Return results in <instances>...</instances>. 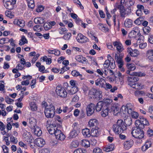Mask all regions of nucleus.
<instances>
[{
    "label": "nucleus",
    "instance_id": "obj_29",
    "mask_svg": "<svg viewBox=\"0 0 153 153\" xmlns=\"http://www.w3.org/2000/svg\"><path fill=\"white\" fill-rule=\"evenodd\" d=\"M82 134L85 137H89L91 136V133L89 129L85 128L82 130Z\"/></svg>",
    "mask_w": 153,
    "mask_h": 153
},
{
    "label": "nucleus",
    "instance_id": "obj_8",
    "mask_svg": "<svg viewBox=\"0 0 153 153\" xmlns=\"http://www.w3.org/2000/svg\"><path fill=\"white\" fill-rule=\"evenodd\" d=\"M23 137L24 140L28 143H30L32 142L33 137L30 132L26 131H24Z\"/></svg>",
    "mask_w": 153,
    "mask_h": 153
},
{
    "label": "nucleus",
    "instance_id": "obj_50",
    "mask_svg": "<svg viewBox=\"0 0 153 153\" xmlns=\"http://www.w3.org/2000/svg\"><path fill=\"white\" fill-rule=\"evenodd\" d=\"M139 54V51L136 49L132 50L131 53L130 55L131 56L136 57Z\"/></svg>",
    "mask_w": 153,
    "mask_h": 153
},
{
    "label": "nucleus",
    "instance_id": "obj_10",
    "mask_svg": "<svg viewBox=\"0 0 153 153\" xmlns=\"http://www.w3.org/2000/svg\"><path fill=\"white\" fill-rule=\"evenodd\" d=\"M56 138L61 141L64 140L65 138V135L60 130H56V132L55 133Z\"/></svg>",
    "mask_w": 153,
    "mask_h": 153
},
{
    "label": "nucleus",
    "instance_id": "obj_46",
    "mask_svg": "<svg viewBox=\"0 0 153 153\" xmlns=\"http://www.w3.org/2000/svg\"><path fill=\"white\" fill-rule=\"evenodd\" d=\"M91 133V135L93 137H97L99 135V132L96 129H92Z\"/></svg>",
    "mask_w": 153,
    "mask_h": 153
},
{
    "label": "nucleus",
    "instance_id": "obj_43",
    "mask_svg": "<svg viewBox=\"0 0 153 153\" xmlns=\"http://www.w3.org/2000/svg\"><path fill=\"white\" fill-rule=\"evenodd\" d=\"M78 134V132L76 130L73 129L70 133L69 137L71 138H74Z\"/></svg>",
    "mask_w": 153,
    "mask_h": 153
},
{
    "label": "nucleus",
    "instance_id": "obj_26",
    "mask_svg": "<svg viewBox=\"0 0 153 153\" xmlns=\"http://www.w3.org/2000/svg\"><path fill=\"white\" fill-rule=\"evenodd\" d=\"M75 59L77 61L83 64H85L87 62V60L86 58L81 55L76 56Z\"/></svg>",
    "mask_w": 153,
    "mask_h": 153
},
{
    "label": "nucleus",
    "instance_id": "obj_32",
    "mask_svg": "<svg viewBox=\"0 0 153 153\" xmlns=\"http://www.w3.org/2000/svg\"><path fill=\"white\" fill-rule=\"evenodd\" d=\"M79 100V97H78L77 95H75L72 98L71 104L74 105H80V103L77 102Z\"/></svg>",
    "mask_w": 153,
    "mask_h": 153
},
{
    "label": "nucleus",
    "instance_id": "obj_59",
    "mask_svg": "<svg viewBox=\"0 0 153 153\" xmlns=\"http://www.w3.org/2000/svg\"><path fill=\"white\" fill-rule=\"evenodd\" d=\"M93 153H103L101 149L99 148H96L93 150Z\"/></svg>",
    "mask_w": 153,
    "mask_h": 153
},
{
    "label": "nucleus",
    "instance_id": "obj_40",
    "mask_svg": "<svg viewBox=\"0 0 153 153\" xmlns=\"http://www.w3.org/2000/svg\"><path fill=\"white\" fill-rule=\"evenodd\" d=\"M134 109L132 108L131 113H129V114L131 115V117L132 118L137 119L139 117V114L137 112L134 111Z\"/></svg>",
    "mask_w": 153,
    "mask_h": 153
},
{
    "label": "nucleus",
    "instance_id": "obj_51",
    "mask_svg": "<svg viewBox=\"0 0 153 153\" xmlns=\"http://www.w3.org/2000/svg\"><path fill=\"white\" fill-rule=\"evenodd\" d=\"M71 36V33H68L63 36V38L65 40H70Z\"/></svg>",
    "mask_w": 153,
    "mask_h": 153
},
{
    "label": "nucleus",
    "instance_id": "obj_56",
    "mask_svg": "<svg viewBox=\"0 0 153 153\" xmlns=\"http://www.w3.org/2000/svg\"><path fill=\"white\" fill-rule=\"evenodd\" d=\"M111 61L109 60H106L103 64L104 67L106 68H108L109 65H110V62Z\"/></svg>",
    "mask_w": 153,
    "mask_h": 153
},
{
    "label": "nucleus",
    "instance_id": "obj_27",
    "mask_svg": "<svg viewBox=\"0 0 153 153\" xmlns=\"http://www.w3.org/2000/svg\"><path fill=\"white\" fill-rule=\"evenodd\" d=\"M112 102V100L109 99H104L103 101H100L98 102L96 105H101L102 104H104L105 105H109Z\"/></svg>",
    "mask_w": 153,
    "mask_h": 153
},
{
    "label": "nucleus",
    "instance_id": "obj_23",
    "mask_svg": "<svg viewBox=\"0 0 153 153\" xmlns=\"http://www.w3.org/2000/svg\"><path fill=\"white\" fill-rule=\"evenodd\" d=\"M47 128L49 133L51 134H54L55 135L56 130H58L57 129V127L55 126L54 127L52 124L50 125L47 127Z\"/></svg>",
    "mask_w": 153,
    "mask_h": 153
},
{
    "label": "nucleus",
    "instance_id": "obj_61",
    "mask_svg": "<svg viewBox=\"0 0 153 153\" xmlns=\"http://www.w3.org/2000/svg\"><path fill=\"white\" fill-rule=\"evenodd\" d=\"M36 83V80L35 79H33L32 80L30 86L32 89L34 88L35 84Z\"/></svg>",
    "mask_w": 153,
    "mask_h": 153
},
{
    "label": "nucleus",
    "instance_id": "obj_15",
    "mask_svg": "<svg viewBox=\"0 0 153 153\" xmlns=\"http://www.w3.org/2000/svg\"><path fill=\"white\" fill-rule=\"evenodd\" d=\"M128 84L132 88L136 89H141L143 88V85L139 82L129 83Z\"/></svg>",
    "mask_w": 153,
    "mask_h": 153
},
{
    "label": "nucleus",
    "instance_id": "obj_28",
    "mask_svg": "<svg viewBox=\"0 0 153 153\" xmlns=\"http://www.w3.org/2000/svg\"><path fill=\"white\" fill-rule=\"evenodd\" d=\"M115 57L116 62L117 63L118 66L121 67L122 66H123V61L122 59V58L120 57H118V55L116 53L115 54Z\"/></svg>",
    "mask_w": 153,
    "mask_h": 153
},
{
    "label": "nucleus",
    "instance_id": "obj_49",
    "mask_svg": "<svg viewBox=\"0 0 153 153\" xmlns=\"http://www.w3.org/2000/svg\"><path fill=\"white\" fill-rule=\"evenodd\" d=\"M151 30L150 28L149 27H145L143 28L144 33L145 35H148L149 33Z\"/></svg>",
    "mask_w": 153,
    "mask_h": 153
},
{
    "label": "nucleus",
    "instance_id": "obj_9",
    "mask_svg": "<svg viewBox=\"0 0 153 153\" xmlns=\"http://www.w3.org/2000/svg\"><path fill=\"white\" fill-rule=\"evenodd\" d=\"M110 112L113 111L114 115L117 116L120 115L121 108L118 106H111Z\"/></svg>",
    "mask_w": 153,
    "mask_h": 153
},
{
    "label": "nucleus",
    "instance_id": "obj_63",
    "mask_svg": "<svg viewBox=\"0 0 153 153\" xmlns=\"http://www.w3.org/2000/svg\"><path fill=\"white\" fill-rule=\"evenodd\" d=\"M40 153H50V150L48 148L42 149L40 150Z\"/></svg>",
    "mask_w": 153,
    "mask_h": 153
},
{
    "label": "nucleus",
    "instance_id": "obj_25",
    "mask_svg": "<svg viewBox=\"0 0 153 153\" xmlns=\"http://www.w3.org/2000/svg\"><path fill=\"white\" fill-rule=\"evenodd\" d=\"M127 67L128 70L126 72L128 74H130V71L134 70L136 68L135 65L133 63H127Z\"/></svg>",
    "mask_w": 153,
    "mask_h": 153
},
{
    "label": "nucleus",
    "instance_id": "obj_16",
    "mask_svg": "<svg viewBox=\"0 0 153 153\" xmlns=\"http://www.w3.org/2000/svg\"><path fill=\"white\" fill-rule=\"evenodd\" d=\"M29 126L31 129L34 128L36 127V120L34 118L32 117L29 119Z\"/></svg>",
    "mask_w": 153,
    "mask_h": 153
},
{
    "label": "nucleus",
    "instance_id": "obj_13",
    "mask_svg": "<svg viewBox=\"0 0 153 153\" xmlns=\"http://www.w3.org/2000/svg\"><path fill=\"white\" fill-rule=\"evenodd\" d=\"M132 108H131L128 106H122L121 108V112H123V114H129L131 113Z\"/></svg>",
    "mask_w": 153,
    "mask_h": 153
},
{
    "label": "nucleus",
    "instance_id": "obj_57",
    "mask_svg": "<svg viewBox=\"0 0 153 153\" xmlns=\"http://www.w3.org/2000/svg\"><path fill=\"white\" fill-rule=\"evenodd\" d=\"M7 38H2L0 39V44L3 45L4 44L7 43Z\"/></svg>",
    "mask_w": 153,
    "mask_h": 153
},
{
    "label": "nucleus",
    "instance_id": "obj_14",
    "mask_svg": "<svg viewBox=\"0 0 153 153\" xmlns=\"http://www.w3.org/2000/svg\"><path fill=\"white\" fill-rule=\"evenodd\" d=\"M76 39L79 42L83 43L87 42L88 41V39L82 34L79 33L76 37Z\"/></svg>",
    "mask_w": 153,
    "mask_h": 153
},
{
    "label": "nucleus",
    "instance_id": "obj_58",
    "mask_svg": "<svg viewBox=\"0 0 153 153\" xmlns=\"http://www.w3.org/2000/svg\"><path fill=\"white\" fill-rule=\"evenodd\" d=\"M17 25L21 27H23L25 25L24 21L22 20H19Z\"/></svg>",
    "mask_w": 153,
    "mask_h": 153
},
{
    "label": "nucleus",
    "instance_id": "obj_35",
    "mask_svg": "<svg viewBox=\"0 0 153 153\" xmlns=\"http://www.w3.org/2000/svg\"><path fill=\"white\" fill-rule=\"evenodd\" d=\"M81 145L83 147L85 148H88L90 146V143L89 141L86 140H81L80 143Z\"/></svg>",
    "mask_w": 153,
    "mask_h": 153
},
{
    "label": "nucleus",
    "instance_id": "obj_54",
    "mask_svg": "<svg viewBox=\"0 0 153 153\" xmlns=\"http://www.w3.org/2000/svg\"><path fill=\"white\" fill-rule=\"evenodd\" d=\"M10 140L11 142L13 143H16L18 142L17 138L14 137L13 136H10Z\"/></svg>",
    "mask_w": 153,
    "mask_h": 153
},
{
    "label": "nucleus",
    "instance_id": "obj_34",
    "mask_svg": "<svg viewBox=\"0 0 153 153\" xmlns=\"http://www.w3.org/2000/svg\"><path fill=\"white\" fill-rule=\"evenodd\" d=\"M34 22L36 24H41L44 22V19L41 17H37L34 19Z\"/></svg>",
    "mask_w": 153,
    "mask_h": 153
},
{
    "label": "nucleus",
    "instance_id": "obj_18",
    "mask_svg": "<svg viewBox=\"0 0 153 153\" xmlns=\"http://www.w3.org/2000/svg\"><path fill=\"white\" fill-rule=\"evenodd\" d=\"M109 107L108 106H103L102 111L101 112V115L102 117H105L108 115L109 112H110Z\"/></svg>",
    "mask_w": 153,
    "mask_h": 153
},
{
    "label": "nucleus",
    "instance_id": "obj_48",
    "mask_svg": "<svg viewBox=\"0 0 153 153\" xmlns=\"http://www.w3.org/2000/svg\"><path fill=\"white\" fill-rule=\"evenodd\" d=\"M78 91V88L77 86L72 87L70 90V93L74 94L76 92Z\"/></svg>",
    "mask_w": 153,
    "mask_h": 153
},
{
    "label": "nucleus",
    "instance_id": "obj_42",
    "mask_svg": "<svg viewBox=\"0 0 153 153\" xmlns=\"http://www.w3.org/2000/svg\"><path fill=\"white\" fill-rule=\"evenodd\" d=\"M132 119L131 118L129 117L124 120V124H125L127 126H129L131 125L132 123Z\"/></svg>",
    "mask_w": 153,
    "mask_h": 153
},
{
    "label": "nucleus",
    "instance_id": "obj_41",
    "mask_svg": "<svg viewBox=\"0 0 153 153\" xmlns=\"http://www.w3.org/2000/svg\"><path fill=\"white\" fill-rule=\"evenodd\" d=\"M28 6L29 8L33 9L35 6L33 0H26Z\"/></svg>",
    "mask_w": 153,
    "mask_h": 153
},
{
    "label": "nucleus",
    "instance_id": "obj_2",
    "mask_svg": "<svg viewBox=\"0 0 153 153\" xmlns=\"http://www.w3.org/2000/svg\"><path fill=\"white\" fill-rule=\"evenodd\" d=\"M139 127H134L132 128L131 134L132 136L135 138L139 139L138 141L140 143H142V140L140 139L144 137V132L143 130Z\"/></svg>",
    "mask_w": 153,
    "mask_h": 153
},
{
    "label": "nucleus",
    "instance_id": "obj_7",
    "mask_svg": "<svg viewBox=\"0 0 153 153\" xmlns=\"http://www.w3.org/2000/svg\"><path fill=\"white\" fill-rule=\"evenodd\" d=\"M56 91L57 94L60 97H65L67 96V93L65 88L63 87L60 86H57Z\"/></svg>",
    "mask_w": 153,
    "mask_h": 153
},
{
    "label": "nucleus",
    "instance_id": "obj_55",
    "mask_svg": "<svg viewBox=\"0 0 153 153\" xmlns=\"http://www.w3.org/2000/svg\"><path fill=\"white\" fill-rule=\"evenodd\" d=\"M86 151L85 150H82V149L79 148L75 150L74 153H85Z\"/></svg>",
    "mask_w": 153,
    "mask_h": 153
},
{
    "label": "nucleus",
    "instance_id": "obj_31",
    "mask_svg": "<svg viewBox=\"0 0 153 153\" xmlns=\"http://www.w3.org/2000/svg\"><path fill=\"white\" fill-rule=\"evenodd\" d=\"M114 149V145L111 144L103 148V150L106 152H108L113 151Z\"/></svg>",
    "mask_w": 153,
    "mask_h": 153
},
{
    "label": "nucleus",
    "instance_id": "obj_30",
    "mask_svg": "<svg viewBox=\"0 0 153 153\" xmlns=\"http://www.w3.org/2000/svg\"><path fill=\"white\" fill-rule=\"evenodd\" d=\"M152 145L151 141H147L146 142L145 144L142 147V150L143 152H145Z\"/></svg>",
    "mask_w": 153,
    "mask_h": 153
},
{
    "label": "nucleus",
    "instance_id": "obj_19",
    "mask_svg": "<svg viewBox=\"0 0 153 153\" xmlns=\"http://www.w3.org/2000/svg\"><path fill=\"white\" fill-rule=\"evenodd\" d=\"M124 25L126 27L131 28L133 26V20L129 18H127L124 21Z\"/></svg>",
    "mask_w": 153,
    "mask_h": 153
},
{
    "label": "nucleus",
    "instance_id": "obj_39",
    "mask_svg": "<svg viewBox=\"0 0 153 153\" xmlns=\"http://www.w3.org/2000/svg\"><path fill=\"white\" fill-rule=\"evenodd\" d=\"M97 120L95 119H91L88 122V126L90 127L94 126L97 125Z\"/></svg>",
    "mask_w": 153,
    "mask_h": 153
},
{
    "label": "nucleus",
    "instance_id": "obj_33",
    "mask_svg": "<svg viewBox=\"0 0 153 153\" xmlns=\"http://www.w3.org/2000/svg\"><path fill=\"white\" fill-rule=\"evenodd\" d=\"M97 27L99 28L102 31L106 32H108L109 29L107 27H106L103 24L101 23H99L97 25Z\"/></svg>",
    "mask_w": 153,
    "mask_h": 153
},
{
    "label": "nucleus",
    "instance_id": "obj_3",
    "mask_svg": "<svg viewBox=\"0 0 153 153\" xmlns=\"http://www.w3.org/2000/svg\"><path fill=\"white\" fill-rule=\"evenodd\" d=\"M55 111L54 106H45L44 113L46 117L48 118H53L54 116Z\"/></svg>",
    "mask_w": 153,
    "mask_h": 153
},
{
    "label": "nucleus",
    "instance_id": "obj_4",
    "mask_svg": "<svg viewBox=\"0 0 153 153\" xmlns=\"http://www.w3.org/2000/svg\"><path fill=\"white\" fill-rule=\"evenodd\" d=\"M131 76L128 77V83H134L135 82L137 81L139 79L137 77L134 76H145V74L144 73H142L141 72H134L131 74H129Z\"/></svg>",
    "mask_w": 153,
    "mask_h": 153
},
{
    "label": "nucleus",
    "instance_id": "obj_20",
    "mask_svg": "<svg viewBox=\"0 0 153 153\" xmlns=\"http://www.w3.org/2000/svg\"><path fill=\"white\" fill-rule=\"evenodd\" d=\"M32 131L37 136H40L42 134V131L40 127L37 126L31 129Z\"/></svg>",
    "mask_w": 153,
    "mask_h": 153
},
{
    "label": "nucleus",
    "instance_id": "obj_6",
    "mask_svg": "<svg viewBox=\"0 0 153 153\" xmlns=\"http://www.w3.org/2000/svg\"><path fill=\"white\" fill-rule=\"evenodd\" d=\"M136 126L143 128L145 125H149V123L147 120L143 117H140V119L136 120L135 122Z\"/></svg>",
    "mask_w": 153,
    "mask_h": 153
},
{
    "label": "nucleus",
    "instance_id": "obj_45",
    "mask_svg": "<svg viewBox=\"0 0 153 153\" xmlns=\"http://www.w3.org/2000/svg\"><path fill=\"white\" fill-rule=\"evenodd\" d=\"M140 34L139 33H137V32L131 30L129 33V35L131 38H135L137 36H139L140 35Z\"/></svg>",
    "mask_w": 153,
    "mask_h": 153
},
{
    "label": "nucleus",
    "instance_id": "obj_21",
    "mask_svg": "<svg viewBox=\"0 0 153 153\" xmlns=\"http://www.w3.org/2000/svg\"><path fill=\"white\" fill-rule=\"evenodd\" d=\"M35 143L38 146L42 147L45 144V143L44 139L41 138H38L35 140Z\"/></svg>",
    "mask_w": 153,
    "mask_h": 153
},
{
    "label": "nucleus",
    "instance_id": "obj_12",
    "mask_svg": "<svg viewBox=\"0 0 153 153\" xmlns=\"http://www.w3.org/2000/svg\"><path fill=\"white\" fill-rule=\"evenodd\" d=\"M105 81L102 78L97 79L95 81V84L96 86H99L101 88H105Z\"/></svg>",
    "mask_w": 153,
    "mask_h": 153
},
{
    "label": "nucleus",
    "instance_id": "obj_5",
    "mask_svg": "<svg viewBox=\"0 0 153 153\" xmlns=\"http://www.w3.org/2000/svg\"><path fill=\"white\" fill-rule=\"evenodd\" d=\"M102 93L101 91H98L96 89L92 88L89 90L88 95L91 97H93L97 100H100L102 97Z\"/></svg>",
    "mask_w": 153,
    "mask_h": 153
},
{
    "label": "nucleus",
    "instance_id": "obj_52",
    "mask_svg": "<svg viewBox=\"0 0 153 153\" xmlns=\"http://www.w3.org/2000/svg\"><path fill=\"white\" fill-rule=\"evenodd\" d=\"M44 29L46 30H48L50 29L51 27V25H50L49 23H45L44 25Z\"/></svg>",
    "mask_w": 153,
    "mask_h": 153
},
{
    "label": "nucleus",
    "instance_id": "obj_11",
    "mask_svg": "<svg viewBox=\"0 0 153 153\" xmlns=\"http://www.w3.org/2000/svg\"><path fill=\"white\" fill-rule=\"evenodd\" d=\"M146 56L149 62H153V49H150L146 51Z\"/></svg>",
    "mask_w": 153,
    "mask_h": 153
},
{
    "label": "nucleus",
    "instance_id": "obj_17",
    "mask_svg": "<svg viewBox=\"0 0 153 153\" xmlns=\"http://www.w3.org/2000/svg\"><path fill=\"white\" fill-rule=\"evenodd\" d=\"M113 45L116 47L117 50L120 52H122L124 50L122 44L120 42H113Z\"/></svg>",
    "mask_w": 153,
    "mask_h": 153
},
{
    "label": "nucleus",
    "instance_id": "obj_1",
    "mask_svg": "<svg viewBox=\"0 0 153 153\" xmlns=\"http://www.w3.org/2000/svg\"><path fill=\"white\" fill-rule=\"evenodd\" d=\"M113 130L116 134H119L123 132L127 128L126 126L125 125L123 120H118L116 124L113 126Z\"/></svg>",
    "mask_w": 153,
    "mask_h": 153
},
{
    "label": "nucleus",
    "instance_id": "obj_64",
    "mask_svg": "<svg viewBox=\"0 0 153 153\" xmlns=\"http://www.w3.org/2000/svg\"><path fill=\"white\" fill-rule=\"evenodd\" d=\"M147 134L149 137H151L153 135V130L149 128L147 131Z\"/></svg>",
    "mask_w": 153,
    "mask_h": 153
},
{
    "label": "nucleus",
    "instance_id": "obj_22",
    "mask_svg": "<svg viewBox=\"0 0 153 153\" xmlns=\"http://www.w3.org/2000/svg\"><path fill=\"white\" fill-rule=\"evenodd\" d=\"M94 106H88L86 109L87 116H91L94 113Z\"/></svg>",
    "mask_w": 153,
    "mask_h": 153
},
{
    "label": "nucleus",
    "instance_id": "obj_47",
    "mask_svg": "<svg viewBox=\"0 0 153 153\" xmlns=\"http://www.w3.org/2000/svg\"><path fill=\"white\" fill-rule=\"evenodd\" d=\"M71 74L72 76L75 77L79 76L80 77H82V75L80 74L79 72L75 70L72 71Z\"/></svg>",
    "mask_w": 153,
    "mask_h": 153
},
{
    "label": "nucleus",
    "instance_id": "obj_62",
    "mask_svg": "<svg viewBox=\"0 0 153 153\" xmlns=\"http://www.w3.org/2000/svg\"><path fill=\"white\" fill-rule=\"evenodd\" d=\"M120 16L122 18H125L127 13H126V10H122L120 11Z\"/></svg>",
    "mask_w": 153,
    "mask_h": 153
},
{
    "label": "nucleus",
    "instance_id": "obj_60",
    "mask_svg": "<svg viewBox=\"0 0 153 153\" xmlns=\"http://www.w3.org/2000/svg\"><path fill=\"white\" fill-rule=\"evenodd\" d=\"M5 15L6 16L10 18H12L13 16L12 13L9 11H6L5 12Z\"/></svg>",
    "mask_w": 153,
    "mask_h": 153
},
{
    "label": "nucleus",
    "instance_id": "obj_38",
    "mask_svg": "<svg viewBox=\"0 0 153 153\" xmlns=\"http://www.w3.org/2000/svg\"><path fill=\"white\" fill-rule=\"evenodd\" d=\"M27 43L28 41L25 36H22L21 39L19 40V44L20 45H22L27 44Z\"/></svg>",
    "mask_w": 153,
    "mask_h": 153
},
{
    "label": "nucleus",
    "instance_id": "obj_37",
    "mask_svg": "<svg viewBox=\"0 0 153 153\" xmlns=\"http://www.w3.org/2000/svg\"><path fill=\"white\" fill-rule=\"evenodd\" d=\"M4 7L9 10H12L13 8V5L12 3L10 1H7L5 2L4 4Z\"/></svg>",
    "mask_w": 153,
    "mask_h": 153
},
{
    "label": "nucleus",
    "instance_id": "obj_53",
    "mask_svg": "<svg viewBox=\"0 0 153 153\" xmlns=\"http://www.w3.org/2000/svg\"><path fill=\"white\" fill-rule=\"evenodd\" d=\"M5 101L7 104H12V103L14 101V100H13L10 99L8 97H5Z\"/></svg>",
    "mask_w": 153,
    "mask_h": 153
},
{
    "label": "nucleus",
    "instance_id": "obj_44",
    "mask_svg": "<svg viewBox=\"0 0 153 153\" xmlns=\"http://www.w3.org/2000/svg\"><path fill=\"white\" fill-rule=\"evenodd\" d=\"M58 31L60 34L62 35L65 34L67 32L66 28L64 27H60L58 29Z\"/></svg>",
    "mask_w": 153,
    "mask_h": 153
},
{
    "label": "nucleus",
    "instance_id": "obj_24",
    "mask_svg": "<svg viewBox=\"0 0 153 153\" xmlns=\"http://www.w3.org/2000/svg\"><path fill=\"white\" fill-rule=\"evenodd\" d=\"M133 143L134 142L132 140L126 141L124 143V148L125 149L128 150L133 146Z\"/></svg>",
    "mask_w": 153,
    "mask_h": 153
},
{
    "label": "nucleus",
    "instance_id": "obj_36",
    "mask_svg": "<svg viewBox=\"0 0 153 153\" xmlns=\"http://www.w3.org/2000/svg\"><path fill=\"white\" fill-rule=\"evenodd\" d=\"M48 53L50 54H54L56 56H59L60 55V51L58 50L54 49L53 50H48L47 51Z\"/></svg>",
    "mask_w": 153,
    "mask_h": 153
}]
</instances>
